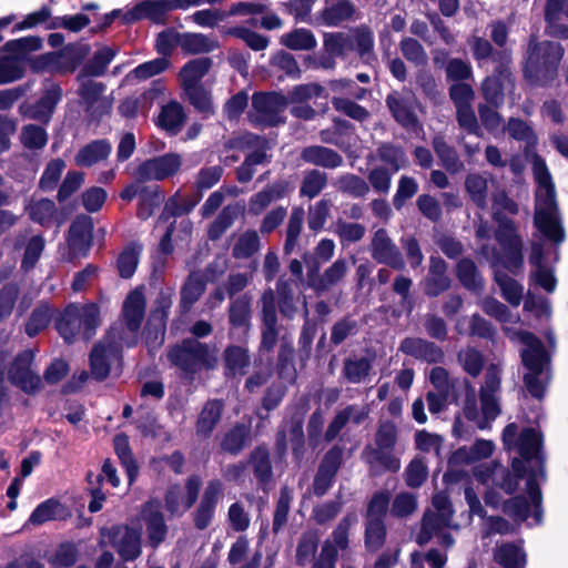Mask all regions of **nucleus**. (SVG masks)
I'll list each match as a JSON object with an SVG mask.
<instances>
[{
	"label": "nucleus",
	"mask_w": 568,
	"mask_h": 568,
	"mask_svg": "<svg viewBox=\"0 0 568 568\" xmlns=\"http://www.w3.org/2000/svg\"><path fill=\"white\" fill-rule=\"evenodd\" d=\"M280 42L287 49L295 51L313 50L317 44L314 33L305 28H297L291 32L282 34Z\"/></svg>",
	"instance_id": "obj_45"
},
{
	"label": "nucleus",
	"mask_w": 568,
	"mask_h": 568,
	"mask_svg": "<svg viewBox=\"0 0 568 568\" xmlns=\"http://www.w3.org/2000/svg\"><path fill=\"white\" fill-rule=\"evenodd\" d=\"M480 254L490 262L494 268V280L500 288L501 296L514 307L520 305L524 296V286L497 267L503 265L504 254L500 255L495 246L483 245Z\"/></svg>",
	"instance_id": "obj_14"
},
{
	"label": "nucleus",
	"mask_w": 568,
	"mask_h": 568,
	"mask_svg": "<svg viewBox=\"0 0 568 568\" xmlns=\"http://www.w3.org/2000/svg\"><path fill=\"white\" fill-rule=\"evenodd\" d=\"M387 105L398 123L407 129H415L418 125L410 101L394 92L386 99Z\"/></svg>",
	"instance_id": "obj_37"
},
{
	"label": "nucleus",
	"mask_w": 568,
	"mask_h": 568,
	"mask_svg": "<svg viewBox=\"0 0 568 568\" xmlns=\"http://www.w3.org/2000/svg\"><path fill=\"white\" fill-rule=\"evenodd\" d=\"M145 297L141 288L131 291L125 297L122 306V322L124 328L115 333V339L128 347L134 346L139 339V332L145 315Z\"/></svg>",
	"instance_id": "obj_11"
},
{
	"label": "nucleus",
	"mask_w": 568,
	"mask_h": 568,
	"mask_svg": "<svg viewBox=\"0 0 568 568\" xmlns=\"http://www.w3.org/2000/svg\"><path fill=\"white\" fill-rule=\"evenodd\" d=\"M433 506L436 513L428 511L424 515L420 531L416 537V541L420 546L427 544L437 534V530L453 527V509L448 497L444 493L434 495Z\"/></svg>",
	"instance_id": "obj_15"
},
{
	"label": "nucleus",
	"mask_w": 568,
	"mask_h": 568,
	"mask_svg": "<svg viewBox=\"0 0 568 568\" xmlns=\"http://www.w3.org/2000/svg\"><path fill=\"white\" fill-rule=\"evenodd\" d=\"M206 282L199 273H192L187 277L181 292V304L185 310H189L205 291Z\"/></svg>",
	"instance_id": "obj_51"
},
{
	"label": "nucleus",
	"mask_w": 568,
	"mask_h": 568,
	"mask_svg": "<svg viewBox=\"0 0 568 568\" xmlns=\"http://www.w3.org/2000/svg\"><path fill=\"white\" fill-rule=\"evenodd\" d=\"M348 270L344 258L336 260L318 278L316 290L326 291L343 280Z\"/></svg>",
	"instance_id": "obj_60"
},
{
	"label": "nucleus",
	"mask_w": 568,
	"mask_h": 568,
	"mask_svg": "<svg viewBox=\"0 0 568 568\" xmlns=\"http://www.w3.org/2000/svg\"><path fill=\"white\" fill-rule=\"evenodd\" d=\"M374 32L366 26H359L347 32H331L324 36V49L328 54L348 58L355 53L367 62L374 55Z\"/></svg>",
	"instance_id": "obj_8"
},
{
	"label": "nucleus",
	"mask_w": 568,
	"mask_h": 568,
	"mask_svg": "<svg viewBox=\"0 0 568 568\" xmlns=\"http://www.w3.org/2000/svg\"><path fill=\"white\" fill-rule=\"evenodd\" d=\"M100 324V310L94 303L69 304L55 321V328L67 343L78 336L90 339Z\"/></svg>",
	"instance_id": "obj_7"
},
{
	"label": "nucleus",
	"mask_w": 568,
	"mask_h": 568,
	"mask_svg": "<svg viewBox=\"0 0 568 568\" xmlns=\"http://www.w3.org/2000/svg\"><path fill=\"white\" fill-rule=\"evenodd\" d=\"M562 57L564 49L559 43L538 42L536 37H531L524 69L525 78L534 84H548L556 78Z\"/></svg>",
	"instance_id": "obj_5"
},
{
	"label": "nucleus",
	"mask_w": 568,
	"mask_h": 568,
	"mask_svg": "<svg viewBox=\"0 0 568 568\" xmlns=\"http://www.w3.org/2000/svg\"><path fill=\"white\" fill-rule=\"evenodd\" d=\"M100 546L110 545L122 560L133 561L142 552L141 534L128 525H115L100 530Z\"/></svg>",
	"instance_id": "obj_12"
},
{
	"label": "nucleus",
	"mask_w": 568,
	"mask_h": 568,
	"mask_svg": "<svg viewBox=\"0 0 568 568\" xmlns=\"http://www.w3.org/2000/svg\"><path fill=\"white\" fill-rule=\"evenodd\" d=\"M457 359L464 372L471 377L479 376L485 364L483 353L473 346L460 349L457 354Z\"/></svg>",
	"instance_id": "obj_50"
},
{
	"label": "nucleus",
	"mask_w": 568,
	"mask_h": 568,
	"mask_svg": "<svg viewBox=\"0 0 568 568\" xmlns=\"http://www.w3.org/2000/svg\"><path fill=\"white\" fill-rule=\"evenodd\" d=\"M301 156L307 163L326 169H336L343 163L342 155L332 149L321 145L305 148Z\"/></svg>",
	"instance_id": "obj_33"
},
{
	"label": "nucleus",
	"mask_w": 568,
	"mask_h": 568,
	"mask_svg": "<svg viewBox=\"0 0 568 568\" xmlns=\"http://www.w3.org/2000/svg\"><path fill=\"white\" fill-rule=\"evenodd\" d=\"M293 499L292 490L288 487H282L280 496L276 501L274 516H273V532L277 534L282 530L287 521V516Z\"/></svg>",
	"instance_id": "obj_57"
},
{
	"label": "nucleus",
	"mask_w": 568,
	"mask_h": 568,
	"mask_svg": "<svg viewBox=\"0 0 568 568\" xmlns=\"http://www.w3.org/2000/svg\"><path fill=\"white\" fill-rule=\"evenodd\" d=\"M163 200L164 195L159 186H146L139 199L138 217L141 220L149 219Z\"/></svg>",
	"instance_id": "obj_56"
},
{
	"label": "nucleus",
	"mask_w": 568,
	"mask_h": 568,
	"mask_svg": "<svg viewBox=\"0 0 568 568\" xmlns=\"http://www.w3.org/2000/svg\"><path fill=\"white\" fill-rule=\"evenodd\" d=\"M223 410L221 400H209L202 408L197 423L196 433L200 436L209 437L213 432L215 425L219 423Z\"/></svg>",
	"instance_id": "obj_39"
},
{
	"label": "nucleus",
	"mask_w": 568,
	"mask_h": 568,
	"mask_svg": "<svg viewBox=\"0 0 568 568\" xmlns=\"http://www.w3.org/2000/svg\"><path fill=\"white\" fill-rule=\"evenodd\" d=\"M355 9L349 0H335L326 3L318 20L321 24L335 27L352 18Z\"/></svg>",
	"instance_id": "obj_34"
},
{
	"label": "nucleus",
	"mask_w": 568,
	"mask_h": 568,
	"mask_svg": "<svg viewBox=\"0 0 568 568\" xmlns=\"http://www.w3.org/2000/svg\"><path fill=\"white\" fill-rule=\"evenodd\" d=\"M115 55V49L110 47L99 49L94 52L92 59L83 67L80 74L85 77L102 75Z\"/></svg>",
	"instance_id": "obj_48"
},
{
	"label": "nucleus",
	"mask_w": 568,
	"mask_h": 568,
	"mask_svg": "<svg viewBox=\"0 0 568 568\" xmlns=\"http://www.w3.org/2000/svg\"><path fill=\"white\" fill-rule=\"evenodd\" d=\"M125 346L115 339V333L111 329L106 337L98 343L90 354L91 375L98 381H103L110 373V363L119 361L121 348Z\"/></svg>",
	"instance_id": "obj_16"
},
{
	"label": "nucleus",
	"mask_w": 568,
	"mask_h": 568,
	"mask_svg": "<svg viewBox=\"0 0 568 568\" xmlns=\"http://www.w3.org/2000/svg\"><path fill=\"white\" fill-rule=\"evenodd\" d=\"M173 291L171 288L160 291L152 308L145 332L146 343L159 346L163 343L166 318L172 306Z\"/></svg>",
	"instance_id": "obj_17"
},
{
	"label": "nucleus",
	"mask_w": 568,
	"mask_h": 568,
	"mask_svg": "<svg viewBox=\"0 0 568 568\" xmlns=\"http://www.w3.org/2000/svg\"><path fill=\"white\" fill-rule=\"evenodd\" d=\"M62 98V89L54 83L45 85L43 95L32 105L21 106L24 116L48 123Z\"/></svg>",
	"instance_id": "obj_24"
},
{
	"label": "nucleus",
	"mask_w": 568,
	"mask_h": 568,
	"mask_svg": "<svg viewBox=\"0 0 568 568\" xmlns=\"http://www.w3.org/2000/svg\"><path fill=\"white\" fill-rule=\"evenodd\" d=\"M507 65H498L495 74L487 77L481 84V92L485 100L494 105L499 106L504 102V85L511 83V75Z\"/></svg>",
	"instance_id": "obj_29"
},
{
	"label": "nucleus",
	"mask_w": 568,
	"mask_h": 568,
	"mask_svg": "<svg viewBox=\"0 0 568 568\" xmlns=\"http://www.w3.org/2000/svg\"><path fill=\"white\" fill-rule=\"evenodd\" d=\"M223 496V483L219 479L209 480L193 515V521L197 529L203 530L211 525L217 504Z\"/></svg>",
	"instance_id": "obj_21"
},
{
	"label": "nucleus",
	"mask_w": 568,
	"mask_h": 568,
	"mask_svg": "<svg viewBox=\"0 0 568 568\" xmlns=\"http://www.w3.org/2000/svg\"><path fill=\"white\" fill-rule=\"evenodd\" d=\"M446 272V262L438 256H432L429 262V271L425 278V293L428 296H438L449 288L450 278Z\"/></svg>",
	"instance_id": "obj_30"
},
{
	"label": "nucleus",
	"mask_w": 568,
	"mask_h": 568,
	"mask_svg": "<svg viewBox=\"0 0 568 568\" xmlns=\"http://www.w3.org/2000/svg\"><path fill=\"white\" fill-rule=\"evenodd\" d=\"M180 48L187 54H199L211 52L215 43L209 37L202 33H181Z\"/></svg>",
	"instance_id": "obj_49"
},
{
	"label": "nucleus",
	"mask_w": 568,
	"mask_h": 568,
	"mask_svg": "<svg viewBox=\"0 0 568 568\" xmlns=\"http://www.w3.org/2000/svg\"><path fill=\"white\" fill-rule=\"evenodd\" d=\"M304 216L305 212L303 207H293L286 227V239L284 243L285 254H291L294 251L302 231Z\"/></svg>",
	"instance_id": "obj_55"
},
{
	"label": "nucleus",
	"mask_w": 568,
	"mask_h": 568,
	"mask_svg": "<svg viewBox=\"0 0 568 568\" xmlns=\"http://www.w3.org/2000/svg\"><path fill=\"white\" fill-rule=\"evenodd\" d=\"M169 359L186 374H194L202 368L213 369L217 364L216 349L193 338L172 347Z\"/></svg>",
	"instance_id": "obj_9"
},
{
	"label": "nucleus",
	"mask_w": 568,
	"mask_h": 568,
	"mask_svg": "<svg viewBox=\"0 0 568 568\" xmlns=\"http://www.w3.org/2000/svg\"><path fill=\"white\" fill-rule=\"evenodd\" d=\"M456 275L460 284L468 291L480 293L484 280L470 258H463L457 263Z\"/></svg>",
	"instance_id": "obj_41"
},
{
	"label": "nucleus",
	"mask_w": 568,
	"mask_h": 568,
	"mask_svg": "<svg viewBox=\"0 0 568 568\" xmlns=\"http://www.w3.org/2000/svg\"><path fill=\"white\" fill-rule=\"evenodd\" d=\"M250 463L253 466L254 475L261 484H266L272 477V466L268 452L264 447H257L251 454Z\"/></svg>",
	"instance_id": "obj_62"
},
{
	"label": "nucleus",
	"mask_w": 568,
	"mask_h": 568,
	"mask_svg": "<svg viewBox=\"0 0 568 568\" xmlns=\"http://www.w3.org/2000/svg\"><path fill=\"white\" fill-rule=\"evenodd\" d=\"M229 320L233 328H240L244 333L248 331L251 321V297L247 294L232 300L229 308Z\"/></svg>",
	"instance_id": "obj_38"
},
{
	"label": "nucleus",
	"mask_w": 568,
	"mask_h": 568,
	"mask_svg": "<svg viewBox=\"0 0 568 568\" xmlns=\"http://www.w3.org/2000/svg\"><path fill=\"white\" fill-rule=\"evenodd\" d=\"M260 248V236L256 231L242 233L234 243L232 254L235 258H247Z\"/></svg>",
	"instance_id": "obj_61"
},
{
	"label": "nucleus",
	"mask_w": 568,
	"mask_h": 568,
	"mask_svg": "<svg viewBox=\"0 0 568 568\" xmlns=\"http://www.w3.org/2000/svg\"><path fill=\"white\" fill-rule=\"evenodd\" d=\"M372 369V361L367 357H353L344 363L343 374L353 384L362 383Z\"/></svg>",
	"instance_id": "obj_54"
},
{
	"label": "nucleus",
	"mask_w": 568,
	"mask_h": 568,
	"mask_svg": "<svg viewBox=\"0 0 568 568\" xmlns=\"http://www.w3.org/2000/svg\"><path fill=\"white\" fill-rule=\"evenodd\" d=\"M112 146L106 140H95L84 145L74 156L78 166L89 168L105 160L111 153Z\"/></svg>",
	"instance_id": "obj_32"
},
{
	"label": "nucleus",
	"mask_w": 568,
	"mask_h": 568,
	"mask_svg": "<svg viewBox=\"0 0 568 568\" xmlns=\"http://www.w3.org/2000/svg\"><path fill=\"white\" fill-rule=\"evenodd\" d=\"M33 361L34 352L26 349L17 355L8 372L10 383L29 395L37 394L42 386L40 375L32 367Z\"/></svg>",
	"instance_id": "obj_13"
},
{
	"label": "nucleus",
	"mask_w": 568,
	"mask_h": 568,
	"mask_svg": "<svg viewBox=\"0 0 568 568\" xmlns=\"http://www.w3.org/2000/svg\"><path fill=\"white\" fill-rule=\"evenodd\" d=\"M264 145V139L260 138L258 135H255L253 133H245L236 139H233L229 142V146L231 149H251L256 146L257 149L253 152H251L246 158L245 161L247 162V165H252L253 168L255 165L262 164L266 160V153L263 148Z\"/></svg>",
	"instance_id": "obj_36"
},
{
	"label": "nucleus",
	"mask_w": 568,
	"mask_h": 568,
	"mask_svg": "<svg viewBox=\"0 0 568 568\" xmlns=\"http://www.w3.org/2000/svg\"><path fill=\"white\" fill-rule=\"evenodd\" d=\"M26 210L28 211L30 219L42 226L51 225L57 217L55 204L53 201L48 199L32 201Z\"/></svg>",
	"instance_id": "obj_47"
},
{
	"label": "nucleus",
	"mask_w": 568,
	"mask_h": 568,
	"mask_svg": "<svg viewBox=\"0 0 568 568\" xmlns=\"http://www.w3.org/2000/svg\"><path fill=\"white\" fill-rule=\"evenodd\" d=\"M139 17L146 18L155 23H163L166 13L172 10L169 0L146 1L136 9Z\"/></svg>",
	"instance_id": "obj_63"
},
{
	"label": "nucleus",
	"mask_w": 568,
	"mask_h": 568,
	"mask_svg": "<svg viewBox=\"0 0 568 568\" xmlns=\"http://www.w3.org/2000/svg\"><path fill=\"white\" fill-rule=\"evenodd\" d=\"M142 518L145 523L149 544L153 548L159 547L168 534V526L160 511L159 504L156 501L146 503L142 509Z\"/></svg>",
	"instance_id": "obj_26"
},
{
	"label": "nucleus",
	"mask_w": 568,
	"mask_h": 568,
	"mask_svg": "<svg viewBox=\"0 0 568 568\" xmlns=\"http://www.w3.org/2000/svg\"><path fill=\"white\" fill-rule=\"evenodd\" d=\"M371 255L377 263L386 264L395 270H403L405 266L398 247L385 229H378L374 232L371 242Z\"/></svg>",
	"instance_id": "obj_23"
},
{
	"label": "nucleus",
	"mask_w": 568,
	"mask_h": 568,
	"mask_svg": "<svg viewBox=\"0 0 568 568\" xmlns=\"http://www.w3.org/2000/svg\"><path fill=\"white\" fill-rule=\"evenodd\" d=\"M53 316V308L48 304L38 305L31 313L26 323V333L29 337H34L41 331L48 327Z\"/></svg>",
	"instance_id": "obj_52"
},
{
	"label": "nucleus",
	"mask_w": 568,
	"mask_h": 568,
	"mask_svg": "<svg viewBox=\"0 0 568 568\" xmlns=\"http://www.w3.org/2000/svg\"><path fill=\"white\" fill-rule=\"evenodd\" d=\"M514 337L525 345L521 351V359L529 371L524 376L525 386L531 396L541 399L545 394V381L549 377L546 369L549 357L544 344L534 334L526 331L516 332Z\"/></svg>",
	"instance_id": "obj_6"
},
{
	"label": "nucleus",
	"mask_w": 568,
	"mask_h": 568,
	"mask_svg": "<svg viewBox=\"0 0 568 568\" xmlns=\"http://www.w3.org/2000/svg\"><path fill=\"white\" fill-rule=\"evenodd\" d=\"M336 187L338 191L347 193L353 197H362L369 192L367 182L363 178L351 173L339 176L336 181Z\"/></svg>",
	"instance_id": "obj_58"
},
{
	"label": "nucleus",
	"mask_w": 568,
	"mask_h": 568,
	"mask_svg": "<svg viewBox=\"0 0 568 568\" xmlns=\"http://www.w3.org/2000/svg\"><path fill=\"white\" fill-rule=\"evenodd\" d=\"M494 559L505 568H525L526 554L520 546L506 542L496 547Z\"/></svg>",
	"instance_id": "obj_40"
},
{
	"label": "nucleus",
	"mask_w": 568,
	"mask_h": 568,
	"mask_svg": "<svg viewBox=\"0 0 568 568\" xmlns=\"http://www.w3.org/2000/svg\"><path fill=\"white\" fill-rule=\"evenodd\" d=\"M532 172L537 183L535 194L534 223L537 230L550 241L561 243L565 231L556 201V191L545 161L534 156Z\"/></svg>",
	"instance_id": "obj_2"
},
{
	"label": "nucleus",
	"mask_w": 568,
	"mask_h": 568,
	"mask_svg": "<svg viewBox=\"0 0 568 568\" xmlns=\"http://www.w3.org/2000/svg\"><path fill=\"white\" fill-rule=\"evenodd\" d=\"M334 232L338 236L342 245H348L359 242L364 237L366 229L359 223L346 222L338 219L335 222Z\"/></svg>",
	"instance_id": "obj_59"
},
{
	"label": "nucleus",
	"mask_w": 568,
	"mask_h": 568,
	"mask_svg": "<svg viewBox=\"0 0 568 568\" xmlns=\"http://www.w3.org/2000/svg\"><path fill=\"white\" fill-rule=\"evenodd\" d=\"M362 458L369 466L373 475L385 471L396 473L400 468V460L394 455L393 448L367 446L362 453Z\"/></svg>",
	"instance_id": "obj_25"
},
{
	"label": "nucleus",
	"mask_w": 568,
	"mask_h": 568,
	"mask_svg": "<svg viewBox=\"0 0 568 568\" xmlns=\"http://www.w3.org/2000/svg\"><path fill=\"white\" fill-rule=\"evenodd\" d=\"M184 120L182 105L176 101H171L162 108L158 124L170 134H176L182 129Z\"/></svg>",
	"instance_id": "obj_42"
},
{
	"label": "nucleus",
	"mask_w": 568,
	"mask_h": 568,
	"mask_svg": "<svg viewBox=\"0 0 568 568\" xmlns=\"http://www.w3.org/2000/svg\"><path fill=\"white\" fill-rule=\"evenodd\" d=\"M399 351L406 355L427 363H442L444 359L443 349L436 344L423 338L407 337L399 346Z\"/></svg>",
	"instance_id": "obj_27"
},
{
	"label": "nucleus",
	"mask_w": 568,
	"mask_h": 568,
	"mask_svg": "<svg viewBox=\"0 0 568 568\" xmlns=\"http://www.w3.org/2000/svg\"><path fill=\"white\" fill-rule=\"evenodd\" d=\"M225 372L227 376L243 375L248 366L250 357L243 346H229L224 351Z\"/></svg>",
	"instance_id": "obj_46"
},
{
	"label": "nucleus",
	"mask_w": 568,
	"mask_h": 568,
	"mask_svg": "<svg viewBox=\"0 0 568 568\" xmlns=\"http://www.w3.org/2000/svg\"><path fill=\"white\" fill-rule=\"evenodd\" d=\"M67 515L65 507L59 500L49 498L34 508L28 523L40 526L47 521L64 519Z\"/></svg>",
	"instance_id": "obj_35"
},
{
	"label": "nucleus",
	"mask_w": 568,
	"mask_h": 568,
	"mask_svg": "<svg viewBox=\"0 0 568 568\" xmlns=\"http://www.w3.org/2000/svg\"><path fill=\"white\" fill-rule=\"evenodd\" d=\"M376 159L389 166L392 172H398L408 164L407 155L403 148L392 144L382 143L376 149Z\"/></svg>",
	"instance_id": "obj_43"
},
{
	"label": "nucleus",
	"mask_w": 568,
	"mask_h": 568,
	"mask_svg": "<svg viewBox=\"0 0 568 568\" xmlns=\"http://www.w3.org/2000/svg\"><path fill=\"white\" fill-rule=\"evenodd\" d=\"M287 99L276 92H258L252 97V109L248 120L260 128L276 126L285 121Z\"/></svg>",
	"instance_id": "obj_10"
},
{
	"label": "nucleus",
	"mask_w": 568,
	"mask_h": 568,
	"mask_svg": "<svg viewBox=\"0 0 568 568\" xmlns=\"http://www.w3.org/2000/svg\"><path fill=\"white\" fill-rule=\"evenodd\" d=\"M327 175L318 170H311L304 175L300 194L308 199L317 196L326 186Z\"/></svg>",
	"instance_id": "obj_64"
},
{
	"label": "nucleus",
	"mask_w": 568,
	"mask_h": 568,
	"mask_svg": "<svg viewBox=\"0 0 568 568\" xmlns=\"http://www.w3.org/2000/svg\"><path fill=\"white\" fill-rule=\"evenodd\" d=\"M495 450V444L488 439H477L470 447H460L455 450L450 458L452 466L469 465L488 458Z\"/></svg>",
	"instance_id": "obj_28"
},
{
	"label": "nucleus",
	"mask_w": 568,
	"mask_h": 568,
	"mask_svg": "<svg viewBox=\"0 0 568 568\" xmlns=\"http://www.w3.org/2000/svg\"><path fill=\"white\" fill-rule=\"evenodd\" d=\"M465 187L471 201L479 209H485L487 206L488 181L485 176L478 173L467 175L465 180Z\"/></svg>",
	"instance_id": "obj_53"
},
{
	"label": "nucleus",
	"mask_w": 568,
	"mask_h": 568,
	"mask_svg": "<svg viewBox=\"0 0 568 568\" xmlns=\"http://www.w3.org/2000/svg\"><path fill=\"white\" fill-rule=\"evenodd\" d=\"M493 217L498 223L495 237L504 252L503 265L513 274H519L524 267L523 240L517 234L514 221L503 216L501 210L510 214L518 212V205L515 201L500 192L493 199Z\"/></svg>",
	"instance_id": "obj_4"
},
{
	"label": "nucleus",
	"mask_w": 568,
	"mask_h": 568,
	"mask_svg": "<svg viewBox=\"0 0 568 568\" xmlns=\"http://www.w3.org/2000/svg\"><path fill=\"white\" fill-rule=\"evenodd\" d=\"M469 392L466 395L463 414L476 424L479 429H489L491 423L500 415L501 367L490 364L486 368L484 383L479 388L480 408L477 406L473 386L467 382Z\"/></svg>",
	"instance_id": "obj_3"
},
{
	"label": "nucleus",
	"mask_w": 568,
	"mask_h": 568,
	"mask_svg": "<svg viewBox=\"0 0 568 568\" xmlns=\"http://www.w3.org/2000/svg\"><path fill=\"white\" fill-rule=\"evenodd\" d=\"M182 165V158L178 153H166L141 163L135 178L141 182L163 181L173 176Z\"/></svg>",
	"instance_id": "obj_19"
},
{
	"label": "nucleus",
	"mask_w": 568,
	"mask_h": 568,
	"mask_svg": "<svg viewBox=\"0 0 568 568\" xmlns=\"http://www.w3.org/2000/svg\"><path fill=\"white\" fill-rule=\"evenodd\" d=\"M202 479L197 475L190 476L185 481V491L179 485L171 486L165 494V509L172 516H181L196 501Z\"/></svg>",
	"instance_id": "obj_20"
},
{
	"label": "nucleus",
	"mask_w": 568,
	"mask_h": 568,
	"mask_svg": "<svg viewBox=\"0 0 568 568\" xmlns=\"http://www.w3.org/2000/svg\"><path fill=\"white\" fill-rule=\"evenodd\" d=\"M78 80L80 81L78 91L80 101L87 112L95 119L108 114L112 108V101L103 95L105 85L82 74H79Z\"/></svg>",
	"instance_id": "obj_18"
},
{
	"label": "nucleus",
	"mask_w": 568,
	"mask_h": 568,
	"mask_svg": "<svg viewBox=\"0 0 568 568\" xmlns=\"http://www.w3.org/2000/svg\"><path fill=\"white\" fill-rule=\"evenodd\" d=\"M468 43L471 47L474 58L478 61L491 58L498 65H508L511 61L510 52L507 50L494 53L490 42L480 37H473Z\"/></svg>",
	"instance_id": "obj_44"
},
{
	"label": "nucleus",
	"mask_w": 568,
	"mask_h": 568,
	"mask_svg": "<svg viewBox=\"0 0 568 568\" xmlns=\"http://www.w3.org/2000/svg\"><path fill=\"white\" fill-rule=\"evenodd\" d=\"M212 67L210 58H196L186 62L179 72V81L182 90L200 87L202 79Z\"/></svg>",
	"instance_id": "obj_31"
},
{
	"label": "nucleus",
	"mask_w": 568,
	"mask_h": 568,
	"mask_svg": "<svg viewBox=\"0 0 568 568\" xmlns=\"http://www.w3.org/2000/svg\"><path fill=\"white\" fill-rule=\"evenodd\" d=\"M93 224L87 215L78 216L71 224L68 235V260L87 256L92 241Z\"/></svg>",
	"instance_id": "obj_22"
},
{
	"label": "nucleus",
	"mask_w": 568,
	"mask_h": 568,
	"mask_svg": "<svg viewBox=\"0 0 568 568\" xmlns=\"http://www.w3.org/2000/svg\"><path fill=\"white\" fill-rule=\"evenodd\" d=\"M503 444L507 452L519 455L513 458V470L493 463L476 467L474 476L481 484L493 485L508 495L514 494L520 480L526 478L527 496L519 495L501 501L491 490L486 494L485 501L500 508L515 521L521 523L531 517L537 525L541 521V491L538 481L545 478L541 436L534 428H525L518 433L517 424L510 423L503 430Z\"/></svg>",
	"instance_id": "obj_1"
}]
</instances>
